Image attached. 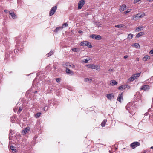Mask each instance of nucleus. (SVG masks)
<instances>
[{
	"label": "nucleus",
	"mask_w": 153,
	"mask_h": 153,
	"mask_svg": "<svg viewBox=\"0 0 153 153\" xmlns=\"http://www.w3.org/2000/svg\"><path fill=\"white\" fill-rule=\"evenodd\" d=\"M81 45L83 46H88L89 48H91L92 47V46L91 43L87 41L82 42L81 43Z\"/></svg>",
	"instance_id": "obj_5"
},
{
	"label": "nucleus",
	"mask_w": 153,
	"mask_h": 153,
	"mask_svg": "<svg viewBox=\"0 0 153 153\" xmlns=\"http://www.w3.org/2000/svg\"><path fill=\"white\" fill-rule=\"evenodd\" d=\"M3 39L2 36L0 35V44L2 43L5 47L9 46L10 45V43L8 39L7 38H4L2 41Z\"/></svg>",
	"instance_id": "obj_1"
},
{
	"label": "nucleus",
	"mask_w": 153,
	"mask_h": 153,
	"mask_svg": "<svg viewBox=\"0 0 153 153\" xmlns=\"http://www.w3.org/2000/svg\"><path fill=\"white\" fill-rule=\"evenodd\" d=\"M134 46L138 48H140V45L138 43H135L134 44Z\"/></svg>",
	"instance_id": "obj_33"
},
{
	"label": "nucleus",
	"mask_w": 153,
	"mask_h": 153,
	"mask_svg": "<svg viewBox=\"0 0 153 153\" xmlns=\"http://www.w3.org/2000/svg\"><path fill=\"white\" fill-rule=\"evenodd\" d=\"M37 91H35L34 93H37Z\"/></svg>",
	"instance_id": "obj_60"
},
{
	"label": "nucleus",
	"mask_w": 153,
	"mask_h": 153,
	"mask_svg": "<svg viewBox=\"0 0 153 153\" xmlns=\"http://www.w3.org/2000/svg\"><path fill=\"white\" fill-rule=\"evenodd\" d=\"M133 34H132L131 33L129 34L128 35V38L130 39H131L133 37Z\"/></svg>",
	"instance_id": "obj_34"
},
{
	"label": "nucleus",
	"mask_w": 153,
	"mask_h": 153,
	"mask_svg": "<svg viewBox=\"0 0 153 153\" xmlns=\"http://www.w3.org/2000/svg\"><path fill=\"white\" fill-rule=\"evenodd\" d=\"M147 1H148L149 2H152L153 1V0H147Z\"/></svg>",
	"instance_id": "obj_55"
},
{
	"label": "nucleus",
	"mask_w": 153,
	"mask_h": 153,
	"mask_svg": "<svg viewBox=\"0 0 153 153\" xmlns=\"http://www.w3.org/2000/svg\"><path fill=\"white\" fill-rule=\"evenodd\" d=\"M22 2V0H17V3L19 4H20Z\"/></svg>",
	"instance_id": "obj_42"
},
{
	"label": "nucleus",
	"mask_w": 153,
	"mask_h": 153,
	"mask_svg": "<svg viewBox=\"0 0 153 153\" xmlns=\"http://www.w3.org/2000/svg\"><path fill=\"white\" fill-rule=\"evenodd\" d=\"M41 114V113L40 112H38L35 115L34 117L36 118H38L39 117Z\"/></svg>",
	"instance_id": "obj_27"
},
{
	"label": "nucleus",
	"mask_w": 153,
	"mask_h": 153,
	"mask_svg": "<svg viewBox=\"0 0 153 153\" xmlns=\"http://www.w3.org/2000/svg\"><path fill=\"white\" fill-rule=\"evenodd\" d=\"M85 3L84 0H80L78 3V9H81Z\"/></svg>",
	"instance_id": "obj_7"
},
{
	"label": "nucleus",
	"mask_w": 153,
	"mask_h": 153,
	"mask_svg": "<svg viewBox=\"0 0 153 153\" xmlns=\"http://www.w3.org/2000/svg\"><path fill=\"white\" fill-rule=\"evenodd\" d=\"M126 5L124 4L121 6L120 7V11H124L126 9Z\"/></svg>",
	"instance_id": "obj_15"
},
{
	"label": "nucleus",
	"mask_w": 153,
	"mask_h": 153,
	"mask_svg": "<svg viewBox=\"0 0 153 153\" xmlns=\"http://www.w3.org/2000/svg\"><path fill=\"white\" fill-rule=\"evenodd\" d=\"M82 32V31H81V30H79V31L78 32L79 33H81Z\"/></svg>",
	"instance_id": "obj_57"
},
{
	"label": "nucleus",
	"mask_w": 153,
	"mask_h": 153,
	"mask_svg": "<svg viewBox=\"0 0 153 153\" xmlns=\"http://www.w3.org/2000/svg\"><path fill=\"white\" fill-rule=\"evenodd\" d=\"M56 79L57 82H59L61 80L59 78H56Z\"/></svg>",
	"instance_id": "obj_43"
},
{
	"label": "nucleus",
	"mask_w": 153,
	"mask_h": 153,
	"mask_svg": "<svg viewBox=\"0 0 153 153\" xmlns=\"http://www.w3.org/2000/svg\"><path fill=\"white\" fill-rule=\"evenodd\" d=\"M22 109V108L21 107H19V110H18V111L19 112H20Z\"/></svg>",
	"instance_id": "obj_45"
},
{
	"label": "nucleus",
	"mask_w": 153,
	"mask_h": 153,
	"mask_svg": "<svg viewBox=\"0 0 153 153\" xmlns=\"http://www.w3.org/2000/svg\"><path fill=\"white\" fill-rule=\"evenodd\" d=\"M62 27H63V28L64 27H67L68 26V24L67 23H64V24H62Z\"/></svg>",
	"instance_id": "obj_36"
},
{
	"label": "nucleus",
	"mask_w": 153,
	"mask_h": 153,
	"mask_svg": "<svg viewBox=\"0 0 153 153\" xmlns=\"http://www.w3.org/2000/svg\"><path fill=\"white\" fill-rule=\"evenodd\" d=\"M143 29V26H140L137 27L136 28V31L139 32L140 31L142 30Z\"/></svg>",
	"instance_id": "obj_22"
},
{
	"label": "nucleus",
	"mask_w": 153,
	"mask_h": 153,
	"mask_svg": "<svg viewBox=\"0 0 153 153\" xmlns=\"http://www.w3.org/2000/svg\"><path fill=\"white\" fill-rule=\"evenodd\" d=\"M150 148L152 149H153V146L151 147Z\"/></svg>",
	"instance_id": "obj_58"
},
{
	"label": "nucleus",
	"mask_w": 153,
	"mask_h": 153,
	"mask_svg": "<svg viewBox=\"0 0 153 153\" xmlns=\"http://www.w3.org/2000/svg\"><path fill=\"white\" fill-rule=\"evenodd\" d=\"M144 32H140L138 34L136 35V38H138L142 36V35H144Z\"/></svg>",
	"instance_id": "obj_17"
},
{
	"label": "nucleus",
	"mask_w": 153,
	"mask_h": 153,
	"mask_svg": "<svg viewBox=\"0 0 153 153\" xmlns=\"http://www.w3.org/2000/svg\"><path fill=\"white\" fill-rule=\"evenodd\" d=\"M145 14L144 13H138L133 16L132 17V19L134 20H137L139 18H142L145 16Z\"/></svg>",
	"instance_id": "obj_2"
},
{
	"label": "nucleus",
	"mask_w": 153,
	"mask_h": 153,
	"mask_svg": "<svg viewBox=\"0 0 153 153\" xmlns=\"http://www.w3.org/2000/svg\"><path fill=\"white\" fill-rule=\"evenodd\" d=\"M12 130H11L10 129V131H9V139L10 140H11V138H10V134H12Z\"/></svg>",
	"instance_id": "obj_37"
},
{
	"label": "nucleus",
	"mask_w": 153,
	"mask_h": 153,
	"mask_svg": "<svg viewBox=\"0 0 153 153\" xmlns=\"http://www.w3.org/2000/svg\"><path fill=\"white\" fill-rule=\"evenodd\" d=\"M118 89L120 90L121 91H123L124 89L123 88V87L121 85L118 88Z\"/></svg>",
	"instance_id": "obj_40"
},
{
	"label": "nucleus",
	"mask_w": 153,
	"mask_h": 153,
	"mask_svg": "<svg viewBox=\"0 0 153 153\" xmlns=\"http://www.w3.org/2000/svg\"><path fill=\"white\" fill-rule=\"evenodd\" d=\"M4 12H5L6 13H7L8 12V11L7 10H4Z\"/></svg>",
	"instance_id": "obj_54"
},
{
	"label": "nucleus",
	"mask_w": 153,
	"mask_h": 153,
	"mask_svg": "<svg viewBox=\"0 0 153 153\" xmlns=\"http://www.w3.org/2000/svg\"><path fill=\"white\" fill-rule=\"evenodd\" d=\"M10 149H11L12 150H13L14 149V147L13 146H10Z\"/></svg>",
	"instance_id": "obj_46"
},
{
	"label": "nucleus",
	"mask_w": 153,
	"mask_h": 153,
	"mask_svg": "<svg viewBox=\"0 0 153 153\" xmlns=\"http://www.w3.org/2000/svg\"><path fill=\"white\" fill-rule=\"evenodd\" d=\"M74 67V65H70L69 64L68 66V68H73Z\"/></svg>",
	"instance_id": "obj_39"
},
{
	"label": "nucleus",
	"mask_w": 153,
	"mask_h": 153,
	"mask_svg": "<svg viewBox=\"0 0 153 153\" xmlns=\"http://www.w3.org/2000/svg\"><path fill=\"white\" fill-rule=\"evenodd\" d=\"M71 50L74 52H78L80 51V49L78 48H73Z\"/></svg>",
	"instance_id": "obj_21"
},
{
	"label": "nucleus",
	"mask_w": 153,
	"mask_h": 153,
	"mask_svg": "<svg viewBox=\"0 0 153 153\" xmlns=\"http://www.w3.org/2000/svg\"><path fill=\"white\" fill-rule=\"evenodd\" d=\"M63 28V27H57L54 30V32L55 33H57L58 32L61 30Z\"/></svg>",
	"instance_id": "obj_14"
},
{
	"label": "nucleus",
	"mask_w": 153,
	"mask_h": 153,
	"mask_svg": "<svg viewBox=\"0 0 153 153\" xmlns=\"http://www.w3.org/2000/svg\"><path fill=\"white\" fill-rule=\"evenodd\" d=\"M95 36H96V37H95V39L100 40V39H101V36L100 35H96Z\"/></svg>",
	"instance_id": "obj_28"
},
{
	"label": "nucleus",
	"mask_w": 153,
	"mask_h": 153,
	"mask_svg": "<svg viewBox=\"0 0 153 153\" xmlns=\"http://www.w3.org/2000/svg\"><path fill=\"white\" fill-rule=\"evenodd\" d=\"M112 70H113L112 69H109L108 71H111Z\"/></svg>",
	"instance_id": "obj_56"
},
{
	"label": "nucleus",
	"mask_w": 153,
	"mask_h": 153,
	"mask_svg": "<svg viewBox=\"0 0 153 153\" xmlns=\"http://www.w3.org/2000/svg\"><path fill=\"white\" fill-rule=\"evenodd\" d=\"M13 152H17V150L16 149H14L12 150Z\"/></svg>",
	"instance_id": "obj_50"
},
{
	"label": "nucleus",
	"mask_w": 153,
	"mask_h": 153,
	"mask_svg": "<svg viewBox=\"0 0 153 153\" xmlns=\"http://www.w3.org/2000/svg\"><path fill=\"white\" fill-rule=\"evenodd\" d=\"M126 88H128V89H129L130 88V87L129 85H126Z\"/></svg>",
	"instance_id": "obj_51"
},
{
	"label": "nucleus",
	"mask_w": 153,
	"mask_h": 153,
	"mask_svg": "<svg viewBox=\"0 0 153 153\" xmlns=\"http://www.w3.org/2000/svg\"><path fill=\"white\" fill-rule=\"evenodd\" d=\"M130 11L127 10V11H125L124 13V14H127V13H129Z\"/></svg>",
	"instance_id": "obj_48"
},
{
	"label": "nucleus",
	"mask_w": 153,
	"mask_h": 153,
	"mask_svg": "<svg viewBox=\"0 0 153 153\" xmlns=\"http://www.w3.org/2000/svg\"><path fill=\"white\" fill-rule=\"evenodd\" d=\"M140 74V73H137L136 74H133L132 76H133V78H134V80L136 79L137 77L139 76Z\"/></svg>",
	"instance_id": "obj_16"
},
{
	"label": "nucleus",
	"mask_w": 153,
	"mask_h": 153,
	"mask_svg": "<svg viewBox=\"0 0 153 153\" xmlns=\"http://www.w3.org/2000/svg\"><path fill=\"white\" fill-rule=\"evenodd\" d=\"M141 0H134V3L136 4L139 1H140Z\"/></svg>",
	"instance_id": "obj_41"
},
{
	"label": "nucleus",
	"mask_w": 153,
	"mask_h": 153,
	"mask_svg": "<svg viewBox=\"0 0 153 153\" xmlns=\"http://www.w3.org/2000/svg\"><path fill=\"white\" fill-rule=\"evenodd\" d=\"M10 137H13V136H12V135H11V134L10 135Z\"/></svg>",
	"instance_id": "obj_64"
},
{
	"label": "nucleus",
	"mask_w": 153,
	"mask_h": 153,
	"mask_svg": "<svg viewBox=\"0 0 153 153\" xmlns=\"http://www.w3.org/2000/svg\"><path fill=\"white\" fill-rule=\"evenodd\" d=\"M48 108V106L47 104L45 105V107L43 108V110L44 111L46 112L47 111Z\"/></svg>",
	"instance_id": "obj_26"
},
{
	"label": "nucleus",
	"mask_w": 153,
	"mask_h": 153,
	"mask_svg": "<svg viewBox=\"0 0 153 153\" xmlns=\"http://www.w3.org/2000/svg\"><path fill=\"white\" fill-rule=\"evenodd\" d=\"M57 9V6H55L53 7L51 10H50L49 12V15L51 16L53 15L55 13L56 10Z\"/></svg>",
	"instance_id": "obj_6"
},
{
	"label": "nucleus",
	"mask_w": 153,
	"mask_h": 153,
	"mask_svg": "<svg viewBox=\"0 0 153 153\" xmlns=\"http://www.w3.org/2000/svg\"><path fill=\"white\" fill-rule=\"evenodd\" d=\"M95 35H96L94 34H92L90 35V37L94 39H95V37H96Z\"/></svg>",
	"instance_id": "obj_38"
},
{
	"label": "nucleus",
	"mask_w": 153,
	"mask_h": 153,
	"mask_svg": "<svg viewBox=\"0 0 153 153\" xmlns=\"http://www.w3.org/2000/svg\"><path fill=\"white\" fill-rule=\"evenodd\" d=\"M149 53L150 54H152L153 56V50H151L149 52Z\"/></svg>",
	"instance_id": "obj_47"
},
{
	"label": "nucleus",
	"mask_w": 153,
	"mask_h": 153,
	"mask_svg": "<svg viewBox=\"0 0 153 153\" xmlns=\"http://www.w3.org/2000/svg\"><path fill=\"white\" fill-rule=\"evenodd\" d=\"M30 128L29 127H27L26 128H25L24 129L22 132L24 133V134H26L27 132V131H29L30 130Z\"/></svg>",
	"instance_id": "obj_20"
},
{
	"label": "nucleus",
	"mask_w": 153,
	"mask_h": 153,
	"mask_svg": "<svg viewBox=\"0 0 153 153\" xmlns=\"http://www.w3.org/2000/svg\"><path fill=\"white\" fill-rule=\"evenodd\" d=\"M69 64V63L68 62H65L62 63V65L64 67L68 68Z\"/></svg>",
	"instance_id": "obj_25"
},
{
	"label": "nucleus",
	"mask_w": 153,
	"mask_h": 153,
	"mask_svg": "<svg viewBox=\"0 0 153 153\" xmlns=\"http://www.w3.org/2000/svg\"><path fill=\"white\" fill-rule=\"evenodd\" d=\"M134 80V78H133V76H131L128 79V82H131Z\"/></svg>",
	"instance_id": "obj_29"
},
{
	"label": "nucleus",
	"mask_w": 153,
	"mask_h": 153,
	"mask_svg": "<svg viewBox=\"0 0 153 153\" xmlns=\"http://www.w3.org/2000/svg\"><path fill=\"white\" fill-rule=\"evenodd\" d=\"M10 119L11 122L12 123H14L16 118L15 116H12L11 117Z\"/></svg>",
	"instance_id": "obj_32"
},
{
	"label": "nucleus",
	"mask_w": 153,
	"mask_h": 153,
	"mask_svg": "<svg viewBox=\"0 0 153 153\" xmlns=\"http://www.w3.org/2000/svg\"><path fill=\"white\" fill-rule=\"evenodd\" d=\"M92 81V79H89L88 78H85V82H91Z\"/></svg>",
	"instance_id": "obj_30"
},
{
	"label": "nucleus",
	"mask_w": 153,
	"mask_h": 153,
	"mask_svg": "<svg viewBox=\"0 0 153 153\" xmlns=\"http://www.w3.org/2000/svg\"><path fill=\"white\" fill-rule=\"evenodd\" d=\"M16 52H17V50L16 49Z\"/></svg>",
	"instance_id": "obj_61"
},
{
	"label": "nucleus",
	"mask_w": 153,
	"mask_h": 153,
	"mask_svg": "<svg viewBox=\"0 0 153 153\" xmlns=\"http://www.w3.org/2000/svg\"><path fill=\"white\" fill-rule=\"evenodd\" d=\"M150 59V57L148 55H146L143 58V60L144 61H146L148 59Z\"/></svg>",
	"instance_id": "obj_19"
},
{
	"label": "nucleus",
	"mask_w": 153,
	"mask_h": 153,
	"mask_svg": "<svg viewBox=\"0 0 153 153\" xmlns=\"http://www.w3.org/2000/svg\"><path fill=\"white\" fill-rule=\"evenodd\" d=\"M124 58L125 59H126L128 58V56L127 55H125L124 56Z\"/></svg>",
	"instance_id": "obj_53"
},
{
	"label": "nucleus",
	"mask_w": 153,
	"mask_h": 153,
	"mask_svg": "<svg viewBox=\"0 0 153 153\" xmlns=\"http://www.w3.org/2000/svg\"><path fill=\"white\" fill-rule=\"evenodd\" d=\"M123 93H121L120 94H119L117 100L120 102H121V100H123Z\"/></svg>",
	"instance_id": "obj_9"
},
{
	"label": "nucleus",
	"mask_w": 153,
	"mask_h": 153,
	"mask_svg": "<svg viewBox=\"0 0 153 153\" xmlns=\"http://www.w3.org/2000/svg\"><path fill=\"white\" fill-rule=\"evenodd\" d=\"M121 86H122V87H123V88L124 89L126 88V85H122Z\"/></svg>",
	"instance_id": "obj_44"
},
{
	"label": "nucleus",
	"mask_w": 153,
	"mask_h": 153,
	"mask_svg": "<svg viewBox=\"0 0 153 153\" xmlns=\"http://www.w3.org/2000/svg\"><path fill=\"white\" fill-rule=\"evenodd\" d=\"M136 59L137 61H139V59L138 58H137Z\"/></svg>",
	"instance_id": "obj_59"
},
{
	"label": "nucleus",
	"mask_w": 153,
	"mask_h": 153,
	"mask_svg": "<svg viewBox=\"0 0 153 153\" xmlns=\"http://www.w3.org/2000/svg\"><path fill=\"white\" fill-rule=\"evenodd\" d=\"M86 66L88 68H91L92 69H96L97 70H98L100 68V66L98 65H94L93 64H88L86 65Z\"/></svg>",
	"instance_id": "obj_4"
},
{
	"label": "nucleus",
	"mask_w": 153,
	"mask_h": 153,
	"mask_svg": "<svg viewBox=\"0 0 153 153\" xmlns=\"http://www.w3.org/2000/svg\"><path fill=\"white\" fill-rule=\"evenodd\" d=\"M117 82L114 80H112L111 81L110 85H111L113 86L114 85H117Z\"/></svg>",
	"instance_id": "obj_18"
},
{
	"label": "nucleus",
	"mask_w": 153,
	"mask_h": 153,
	"mask_svg": "<svg viewBox=\"0 0 153 153\" xmlns=\"http://www.w3.org/2000/svg\"><path fill=\"white\" fill-rule=\"evenodd\" d=\"M107 121V120L106 119H104L103 120V122H102L101 123V125L102 127H103L105 126V124L106 123V122Z\"/></svg>",
	"instance_id": "obj_24"
},
{
	"label": "nucleus",
	"mask_w": 153,
	"mask_h": 153,
	"mask_svg": "<svg viewBox=\"0 0 153 153\" xmlns=\"http://www.w3.org/2000/svg\"><path fill=\"white\" fill-rule=\"evenodd\" d=\"M9 14L12 17L13 19H15L17 18V16L14 12H10L9 11Z\"/></svg>",
	"instance_id": "obj_13"
},
{
	"label": "nucleus",
	"mask_w": 153,
	"mask_h": 153,
	"mask_svg": "<svg viewBox=\"0 0 153 153\" xmlns=\"http://www.w3.org/2000/svg\"><path fill=\"white\" fill-rule=\"evenodd\" d=\"M7 55H8V54H6V55H5L6 56H7Z\"/></svg>",
	"instance_id": "obj_63"
},
{
	"label": "nucleus",
	"mask_w": 153,
	"mask_h": 153,
	"mask_svg": "<svg viewBox=\"0 0 153 153\" xmlns=\"http://www.w3.org/2000/svg\"><path fill=\"white\" fill-rule=\"evenodd\" d=\"M19 37H16L15 39V41L16 43V46L17 48H19L18 46L19 45V42H20V39H19Z\"/></svg>",
	"instance_id": "obj_12"
},
{
	"label": "nucleus",
	"mask_w": 153,
	"mask_h": 153,
	"mask_svg": "<svg viewBox=\"0 0 153 153\" xmlns=\"http://www.w3.org/2000/svg\"><path fill=\"white\" fill-rule=\"evenodd\" d=\"M109 152H110V153H111L110 151H109Z\"/></svg>",
	"instance_id": "obj_62"
},
{
	"label": "nucleus",
	"mask_w": 153,
	"mask_h": 153,
	"mask_svg": "<svg viewBox=\"0 0 153 153\" xmlns=\"http://www.w3.org/2000/svg\"><path fill=\"white\" fill-rule=\"evenodd\" d=\"M131 105V104L130 103L128 104L126 106L125 108L126 110H128V112L129 113L131 114L134 115L135 114V111L134 110V109L135 108H133V107H132V108H131L129 109H128V108H129V107Z\"/></svg>",
	"instance_id": "obj_3"
},
{
	"label": "nucleus",
	"mask_w": 153,
	"mask_h": 153,
	"mask_svg": "<svg viewBox=\"0 0 153 153\" xmlns=\"http://www.w3.org/2000/svg\"><path fill=\"white\" fill-rule=\"evenodd\" d=\"M88 61H89L87 59H85L84 62L85 63H87L88 62Z\"/></svg>",
	"instance_id": "obj_49"
},
{
	"label": "nucleus",
	"mask_w": 153,
	"mask_h": 153,
	"mask_svg": "<svg viewBox=\"0 0 153 153\" xmlns=\"http://www.w3.org/2000/svg\"><path fill=\"white\" fill-rule=\"evenodd\" d=\"M107 98L109 100H111L114 98V95L113 93L108 94L106 95Z\"/></svg>",
	"instance_id": "obj_11"
},
{
	"label": "nucleus",
	"mask_w": 153,
	"mask_h": 153,
	"mask_svg": "<svg viewBox=\"0 0 153 153\" xmlns=\"http://www.w3.org/2000/svg\"><path fill=\"white\" fill-rule=\"evenodd\" d=\"M53 54V51H50L49 53H48L47 55H48V57H49L52 55Z\"/></svg>",
	"instance_id": "obj_35"
},
{
	"label": "nucleus",
	"mask_w": 153,
	"mask_h": 153,
	"mask_svg": "<svg viewBox=\"0 0 153 153\" xmlns=\"http://www.w3.org/2000/svg\"><path fill=\"white\" fill-rule=\"evenodd\" d=\"M140 89L141 90L144 91L148 90L150 89V86L148 85H144L141 87Z\"/></svg>",
	"instance_id": "obj_10"
},
{
	"label": "nucleus",
	"mask_w": 153,
	"mask_h": 153,
	"mask_svg": "<svg viewBox=\"0 0 153 153\" xmlns=\"http://www.w3.org/2000/svg\"><path fill=\"white\" fill-rule=\"evenodd\" d=\"M53 68H54V69H56V65H54L53 66Z\"/></svg>",
	"instance_id": "obj_52"
},
{
	"label": "nucleus",
	"mask_w": 153,
	"mask_h": 153,
	"mask_svg": "<svg viewBox=\"0 0 153 153\" xmlns=\"http://www.w3.org/2000/svg\"><path fill=\"white\" fill-rule=\"evenodd\" d=\"M66 72L68 74H72L71 73L72 72V71H71L68 68L66 67Z\"/></svg>",
	"instance_id": "obj_23"
},
{
	"label": "nucleus",
	"mask_w": 153,
	"mask_h": 153,
	"mask_svg": "<svg viewBox=\"0 0 153 153\" xmlns=\"http://www.w3.org/2000/svg\"><path fill=\"white\" fill-rule=\"evenodd\" d=\"M123 27V25L122 24H119L116 25L115 26V27H117L119 28H120Z\"/></svg>",
	"instance_id": "obj_31"
},
{
	"label": "nucleus",
	"mask_w": 153,
	"mask_h": 153,
	"mask_svg": "<svg viewBox=\"0 0 153 153\" xmlns=\"http://www.w3.org/2000/svg\"><path fill=\"white\" fill-rule=\"evenodd\" d=\"M140 145V143L138 142H134L130 145V146L134 149Z\"/></svg>",
	"instance_id": "obj_8"
}]
</instances>
